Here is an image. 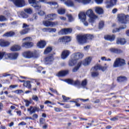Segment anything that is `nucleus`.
Segmentation results:
<instances>
[{"instance_id": "1", "label": "nucleus", "mask_w": 129, "mask_h": 129, "mask_svg": "<svg viewBox=\"0 0 129 129\" xmlns=\"http://www.w3.org/2000/svg\"><path fill=\"white\" fill-rule=\"evenodd\" d=\"M94 38V35L90 34H85L84 35H78L77 36V39L78 43L83 45L86 44L87 41H92Z\"/></svg>"}, {"instance_id": "2", "label": "nucleus", "mask_w": 129, "mask_h": 129, "mask_svg": "<svg viewBox=\"0 0 129 129\" xmlns=\"http://www.w3.org/2000/svg\"><path fill=\"white\" fill-rule=\"evenodd\" d=\"M18 56L19 53H7L6 52H0V60H2L4 57L6 59L9 58L11 60H16Z\"/></svg>"}, {"instance_id": "3", "label": "nucleus", "mask_w": 129, "mask_h": 129, "mask_svg": "<svg viewBox=\"0 0 129 129\" xmlns=\"http://www.w3.org/2000/svg\"><path fill=\"white\" fill-rule=\"evenodd\" d=\"M90 62H91V57H88L85 59L84 61H80L78 62L77 66L75 67L73 69V72L75 73L77 71H78V70L81 67V65H84V66H87L88 65H89L90 64Z\"/></svg>"}, {"instance_id": "4", "label": "nucleus", "mask_w": 129, "mask_h": 129, "mask_svg": "<svg viewBox=\"0 0 129 129\" xmlns=\"http://www.w3.org/2000/svg\"><path fill=\"white\" fill-rule=\"evenodd\" d=\"M86 15L90 18L89 19V22L91 24H94V22H95V20L97 19L98 17L97 16L95 15L94 14V13H93V11L91 9L88 10L86 13Z\"/></svg>"}, {"instance_id": "5", "label": "nucleus", "mask_w": 129, "mask_h": 129, "mask_svg": "<svg viewBox=\"0 0 129 129\" xmlns=\"http://www.w3.org/2000/svg\"><path fill=\"white\" fill-rule=\"evenodd\" d=\"M23 41H26L27 42H24L22 44V47H24L26 49H29L32 48L34 46V43L32 42L33 38L32 37H27L25 38H24Z\"/></svg>"}, {"instance_id": "6", "label": "nucleus", "mask_w": 129, "mask_h": 129, "mask_svg": "<svg viewBox=\"0 0 129 129\" xmlns=\"http://www.w3.org/2000/svg\"><path fill=\"white\" fill-rule=\"evenodd\" d=\"M22 55L23 57H24V58H26V59H31V58H37V57H38L37 53L35 51H25L22 53Z\"/></svg>"}, {"instance_id": "7", "label": "nucleus", "mask_w": 129, "mask_h": 129, "mask_svg": "<svg viewBox=\"0 0 129 129\" xmlns=\"http://www.w3.org/2000/svg\"><path fill=\"white\" fill-rule=\"evenodd\" d=\"M124 65H125V61L124 59L120 58H117L114 62L113 67L114 68H116L117 67H121L124 66Z\"/></svg>"}, {"instance_id": "8", "label": "nucleus", "mask_w": 129, "mask_h": 129, "mask_svg": "<svg viewBox=\"0 0 129 129\" xmlns=\"http://www.w3.org/2000/svg\"><path fill=\"white\" fill-rule=\"evenodd\" d=\"M128 15H125L124 14H119L117 15L118 21L121 24H126V19L128 18Z\"/></svg>"}, {"instance_id": "9", "label": "nucleus", "mask_w": 129, "mask_h": 129, "mask_svg": "<svg viewBox=\"0 0 129 129\" xmlns=\"http://www.w3.org/2000/svg\"><path fill=\"white\" fill-rule=\"evenodd\" d=\"M71 41V38L69 36H63L60 37L58 40V43H62L65 45H67L69 42Z\"/></svg>"}, {"instance_id": "10", "label": "nucleus", "mask_w": 129, "mask_h": 129, "mask_svg": "<svg viewBox=\"0 0 129 129\" xmlns=\"http://www.w3.org/2000/svg\"><path fill=\"white\" fill-rule=\"evenodd\" d=\"M79 18L86 26H88V23L86 22V14L84 12H81L79 14Z\"/></svg>"}, {"instance_id": "11", "label": "nucleus", "mask_w": 129, "mask_h": 129, "mask_svg": "<svg viewBox=\"0 0 129 129\" xmlns=\"http://www.w3.org/2000/svg\"><path fill=\"white\" fill-rule=\"evenodd\" d=\"M117 1L116 0H110L109 1H106V4H107V6H106V8L107 9H109L110 8H112L113 6H115L116 5V2Z\"/></svg>"}, {"instance_id": "12", "label": "nucleus", "mask_w": 129, "mask_h": 129, "mask_svg": "<svg viewBox=\"0 0 129 129\" xmlns=\"http://www.w3.org/2000/svg\"><path fill=\"white\" fill-rule=\"evenodd\" d=\"M72 32V29L71 28H64L61 29L59 32V35H67V34H69Z\"/></svg>"}, {"instance_id": "13", "label": "nucleus", "mask_w": 129, "mask_h": 129, "mask_svg": "<svg viewBox=\"0 0 129 129\" xmlns=\"http://www.w3.org/2000/svg\"><path fill=\"white\" fill-rule=\"evenodd\" d=\"M14 5L17 8H23L25 6V1L24 0H16L14 2Z\"/></svg>"}, {"instance_id": "14", "label": "nucleus", "mask_w": 129, "mask_h": 129, "mask_svg": "<svg viewBox=\"0 0 129 129\" xmlns=\"http://www.w3.org/2000/svg\"><path fill=\"white\" fill-rule=\"evenodd\" d=\"M28 111H30V113H34L36 111L39 112V110H41L39 107L31 106L29 108L27 109Z\"/></svg>"}, {"instance_id": "15", "label": "nucleus", "mask_w": 129, "mask_h": 129, "mask_svg": "<svg viewBox=\"0 0 129 129\" xmlns=\"http://www.w3.org/2000/svg\"><path fill=\"white\" fill-rule=\"evenodd\" d=\"M70 51L68 50H63L61 53V59H63V60L66 59V58H67V57L70 55Z\"/></svg>"}, {"instance_id": "16", "label": "nucleus", "mask_w": 129, "mask_h": 129, "mask_svg": "<svg viewBox=\"0 0 129 129\" xmlns=\"http://www.w3.org/2000/svg\"><path fill=\"white\" fill-rule=\"evenodd\" d=\"M56 17H57V15H56V14H51L46 16L45 17V19L48 20V21H53Z\"/></svg>"}, {"instance_id": "17", "label": "nucleus", "mask_w": 129, "mask_h": 129, "mask_svg": "<svg viewBox=\"0 0 129 129\" xmlns=\"http://www.w3.org/2000/svg\"><path fill=\"white\" fill-rule=\"evenodd\" d=\"M69 73V70H63L58 72L57 74V76L58 77H63L64 76H66L67 74Z\"/></svg>"}, {"instance_id": "18", "label": "nucleus", "mask_w": 129, "mask_h": 129, "mask_svg": "<svg viewBox=\"0 0 129 129\" xmlns=\"http://www.w3.org/2000/svg\"><path fill=\"white\" fill-rule=\"evenodd\" d=\"M84 56V54H83V53L78 52L74 54V59L77 61V60H79V59H82V58H83Z\"/></svg>"}, {"instance_id": "19", "label": "nucleus", "mask_w": 129, "mask_h": 129, "mask_svg": "<svg viewBox=\"0 0 129 129\" xmlns=\"http://www.w3.org/2000/svg\"><path fill=\"white\" fill-rule=\"evenodd\" d=\"M43 24L45 27H53V26L56 25L55 22H52L49 21H44Z\"/></svg>"}, {"instance_id": "20", "label": "nucleus", "mask_w": 129, "mask_h": 129, "mask_svg": "<svg viewBox=\"0 0 129 129\" xmlns=\"http://www.w3.org/2000/svg\"><path fill=\"white\" fill-rule=\"evenodd\" d=\"M125 43H126L125 39L121 38H117L116 44L118 45H124Z\"/></svg>"}, {"instance_id": "21", "label": "nucleus", "mask_w": 129, "mask_h": 129, "mask_svg": "<svg viewBox=\"0 0 129 129\" xmlns=\"http://www.w3.org/2000/svg\"><path fill=\"white\" fill-rule=\"evenodd\" d=\"M105 40H107V41H110V42H112L114 41L115 39V35H106L104 36Z\"/></svg>"}, {"instance_id": "22", "label": "nucleus", "mask_w": 129, "mask_h": 129, "mask_svg": "<svg viewBox=\"0 0 129 129\" xmlns=\"http://www.w3.org/2000/svg\"><path fill=\"white\" fill-rule=\"evenodd\" d=\"M0 46L1 47H8L10 46V42L9 41H6L4 39H0Z\"/></svg>"}, {"instance_id": "23", "label": "nucleus", "mask_w": 129, "mask_h": 129, "mask_svg": "<svg viewBox=\"0 0 129 129\" xmlns=\"http://www.w3.org/2000/svg\"><path fill=\"white\" fill-rule=\"evenodd\" d=\"M109 51L111 53H115V54H120V53H122V51L118 48H111Z\"/></svg>"}, {"instance_id": "24", "label": "nucleus", "mask_w": 129, "mask_h": 129, "mask_svg": "<svg viewBox=\"0 0 129 129\" xmlns=\"http://www.w3.org/2000/svg\"><path fill=\"white\" fill-rule=\"evenodd\" d=\"M43 32H48L49 33H55L57 31L56 28H44L43 29Z\"/></svg>"}, {"instance_id": "25", "label": "nucleus", "mask_w": 129, "mask_h": 129, "mask_svg": "<svg viewBox=\"0 0 129 129\" xmlns=\"http://www.w3.org/2000/svg\"><path fill=\"white\" fill-rule=\"evenodd\" d=\"M45 46L46 42L44 41L41 40L37 43V46L39 47V48H41V49L45 48Z\"/></svg>"}, {"instance_id": "26", "label": "nucleus", "mask_w": 129, "mask_h": 129, "mask_svg": "<svg viewBox=\"0 0 129 129\" xmlns=\"http://www.w3.org/2000/svg\"><path fill=\"white\" fill-rule=\"evenodd\" d=\"M46 64H51L54 60V58L52 56L46 57L45 58Z\"/></svg>"}, {"instance_id": "27", "label": "nucleus", "mask_w": 129, "mask_h": 129, "mask_svg": "<svg viewBox=\"0 0 129 129\" xmlns=\"http://www.w3.org/2000/svg\"><path fill=\"white\" fill-rule=\"evenodd\" d=\"M25 87H27L28 89H32V85H31V81H25L23 84Z\"/></svg>"}, {"instance_id": "28", "label": "nucleus", "mask_w": 129, "mask_h": 129, "mask_svg": "<svg viewBox=\"0 0 129 129\" xmlns=\"http://www.w3.org/2000/svg\"><path fill=\"white\" fill-rule=\"evenodd\" d=\"M15 33L13 31H10L6 33L3 35V37H14L15 36Z\"/></svg>"}, {"instance_id": "29", "label": "nucleus", "mask_w": 129, "mask_h": 129, "mask_svg": "<svg viewBox=\"0 0 129 129\" xmlns=\"http://www.w3.org/2000/svg\"><path fill=\"white\" fill-rule=\"evenodd\" d=\"M118 82H124L127 81V78L124 76H120L117 78Z\"/></svg>"}, {"instance_id": "30", "label": "nucleus", "mask_w": 129, "mask_h": 129, "mask_svg": "<svg viewBox=\"0 0 129 129\" xmlns=\"http://www.w3.org/2000/svg\"><path fill=\"white\" fill-rule=\"evenodd\" d=\"M95 11L98 15H102L103 14V9L100 7H96Z\"/></svg>"}, {"instance_id": "31", "label": "nucleus", "mask_w": 129, "mask_h": 129, "mask_svg": "<svg viewBox=\"0 0 129 129\" xmlns=\"http://www.w3.org/2000/svg\"><path fill=\"white\" fill-rule=\"evenodd\" d=\"M11 51H19L21 50V46L19 45H14L11 48Z\"/></svg>"}, {"instance_id": "32", "label": "nucleus", "mask_w": 129, "mask_h": 129, "mask_svg": "<svg viewBox=\"0 0 129 129\" xmlns=\"http://www.w3.org/2000/svg\"><path fill=\"white\" fill-rule=\"evenodd\" d=\"M65 5L67 6V7H73L74 6V4L73 2L71 0H68L64 3Z\"/></svg>"}, {"instance_id": "33", "label": "nucleus", "mask_w": 129, "mask_h": 129, "mask_svg": "<svg viewBox=\"0 0 129 129\" xmlns=\"http://www.w3.org/2000/svg\"><path fill=\"white\" fill-rule=\"evenodd\" d=\"M37 20H38V15H37V14H34L32 18L28 19V21L30 22H34V21H37Z\"/></svg>"}, {"instance_id": "34", "label": "nucleus", "mask_w": 129, "mask_h": 129, "mask_svg": "<svg viewBox=\"0 0 129 129\" xmlns=\"http://www.w3.org/2000/svg\"><path fill=\"white\" fill-rule=\"evenodd\" d=\"M21 18H23V19H27L29 18V15L26 14V13L24 12V11H22L20 13Z\"/></svg>"}, {"instance_id": "35", "label": "nucleus", "mask_w": 129, "mask_h": 129, "mask_svg": "<svg viewBox=\"0 0 129 129\" xmlns=\"http://www.w3.org/2000/svg\"><path fill=\"white\" fill-rule=\"evenodd\" d=\"M24 11L28 15H32L33 14V10L31 8H26L24 9Z\"/></svg>"}, {"instance_id": "36", "label": "nucleus", "mask_w": 129, "mask_h": 129, "mask_svg": "<svg viewBox=\"0 0 129 129\" xmlns=\"http://www.w3.org/2000/svg\"><path fill=\"white\" fill-rule=\"evenodd\" d=\"M73 85H74V86H78V88H80L79 86L81 85V82L79 80H76L75 81H74Z\"/></svg>"}, {"instance_id": "37", "label": "nucleus", "mask_w": 129, "mask_h": 129, "mask_svg": "<svg viewBox=\"0 0 129 129\" xmlns=\"http://www.w3.org/2000/svg\"><path fill=\"white\" fill-rule=\"evenodd\" d=\"M76 63H77V61L76 60L71 59L69 61V66H74Z\"/></svg>"}, {"instance_id": "38", "label": "nucleus", "mask_w": 129, "mask_h": 129, "mask_svg": "<svg viewBox=\"0 0 129 129\" xmlns=\"http://www.w3.org/2000/svg\"><path fill=\"white\" fill-rule=\"evenodd\" d=\"M126 28V26H125V27H121L119 28H115L112 30V33H116V32H119L120 30H123V29H125Z\"/></svg>"}, {"instance_id": "39", "label": "nucleus", "mask_w": 129, "mask_h": 129, "mask_svg": "<svg viewBox=\"0 0 129 129\" xmlns=\"http://www.w3.org/2000/svg\"><path fill=\"white\" fill-rule=\"evenodd\" d=\"M28 118L34 120V119H36V118H38V115L37 114H34L33 115L32 117H27L25 118V119H28Z\"/></svg>"}, {"instance_id": "40", "label": "nucleus", "mask_w": 129, "mask_h": 129, "mask_svg": "<svg viewBox=\"0 0 129 129\" xmlns=\"http://www.w3.org/2000/svg\"><path fill=\"white\" fill-rule=\"evenodd\" d=\"M52 49L51 47H48L46 48V49L44 50V54H48V53H50L52 51Z\"/></svg>"}, {"instance_id": "41", "label": "nucleus", "mask_w": 129, "mask_h": 129, "mask_svg": "<svg viewBox=\"0 0 129 129\" xmlns=\"http://www.w3.org/2000/svg\"><path fill=\"white\" fill-rule=\"evenodd\" d=\"M66 12V10L64 9H60L58 10L57 11V13L58 14H59V15H64Z\"/></svg>"}, {"instance_id": "42", "label": "nucleus", "mask_w": 129, "mask_h": 129, "mask_svg": "<svg viewBox=\"0 0 129 129\" xmlns=\"http://www.w3.org/2000/svg\"><path fill=\"white\" fill-rule=\"evenodd\" d=\"M64 81L65 82H67V83H68V84H71V85H73L74 81L70 79H69L65 80Z\"/></svg>"}, {"instance_id": "43", "label": "nucleus", "mask_w": 129, "mask_h": 129, "mask_svg": "<svg viewBox=\"0 0 129 129\" xmlns=\"http://www.w3.org/2000/svg\"><path fill=\"white\" fill-rule=\"evenodd\" d=\"M82 87H85L86 85H87V79H85L82 82V83L81 84Z\"/></svg>"}, {"instance_id": "44", "label": "nucleus", "mask_w": 129, "mask_h": 129, "mask_svg": "<svg viewBox=\"0 0 129 129\" xmlns=\"http://www.w3.org/2000/svg\"><path fill=\"white\" fill-rule=\"evenodd\" d=\"M92 77H97L99 75L98 72H93L91 73Z\"/></svg>"}, {"instance_id": "45", "label": "nucleus", "mask_w": 129, "mask_h": 129, "mask_svg": "<svg viewBox=\"0 0 129 129\" xmlns=\"http://www.w3.org/2000/svg\"><path fill=\"white\" fill-rule=\"evenodd\" d=\"M62 99H63V102H68V100H69V99H70V97H67L64 95L62 96Z\"/></svg>"}, {"instance_id": "46", "label": "nucleus", "mask_w": 129, "mask_h": 129, "mask_svg": "<svg viewBox=\"0 0 129 129\" xmlns=\"http://www.w3.org/2000/svg\"><path fill=\"white\" fill-rule=\"evenodd\" d=\"M107 69V67L106 66H102L101 65H100L99 70H101V71H103V72H104L105 70Z\"/></svg>"}, {"instance_id": "47", "label": "nucleus", "mask_w": 129, "mask_h": 129, "mask_svg": "<svg viewBox=\"0 0 129 129\" xmlns=\"http://www.w3.org/2000/svg\"><path fill=\"white\" fill-rule=\"evenodd\" d=\"M69 22H73L74 21V18H73V17H72V15L71 14H69L67 16Z\"/></svg>"}, {"instance_id": "48", "label": "nucleus", "mask_w": 129, "mask_h": 129, "mask_svg": "<svg viewBox=\"0 0 129 129\" xmlns=\"http://www.w3.org/2000/svg\"><path fill=\"white\" fill-rule=\"evenodd\" d=\"M6 21H8V19L6 17L2 15L0 16V22H5Z\"/></svg>"}, {"instance_id": "49", "label": "nucleus", "mask_w": 129, "mask_h": 129, "mask_svg": "<svg viewBox=\"0 0 129 129\" xmlns=\"http://www.w3.org/2000/svg\"><path fill=\"white\" fill-rule=\"evenodd\" d=\"M33 7L36 11H39L40 9H41V6L40 5H33Z\"/></svg>"}, {"instance_id": "50", "label": "nucleus", "mask_w": 129, "mask_h": 129, "mask_svg": "<svg viewBox=\"0 0 129 129\" xmlns=\"http://www.w3.org/2000/svg\"><path fill=\"white\" fill-rule=\"evenodd\" d=\"M104 26V23L103 21H101L99 24V29H102Z\"/></svg>"}, {"instance_id": "51", "label": "nucleus", "mask_w": 129, "mask_h": 129, "mask_svg": "<svg viewBox=\"0 0 129 129\" xmlns=\"http://www.w3.org/2000/svg\"><path fill=\"white\" fill-rule=\"evenodd\" d=\"M32 99L34 101H36V102L39 101V98L38 97V96H37L36 95L32 96Z\"/></svg>"}, {"instance_id": "52", "label": "nucleus", "mask_w": 129, "mask_h": 129, "mask_svg": "<svg viewBox=\"0 0 129 129\" xmlns=\"http://www.w3.org/2000/svg\"><path fill=\"white\" fill-rule=\"evenodd\" d=\"M20 33L21 35H25V34H27V33H28V30H27V29L23 30L22 31H20Z\"/></svg>"}, {"instance_id": "53", "label": "nucleus", "mask_w": 129, "mask_h": 129, "mask_svg": "<svg viewBox=\"0 0 129 129\" xmlns=\"http://www.w3.org/2000/svg\"><path fill=\"white\" fill-rule=\"evenodd\" d=\"M39 121H40V124H45V118H41L40 119Z\"/></svg>"}, {"instance_id": "54", "label": "nucleus", "mask_w": 129, "mask_h": 129, "mask_svg": "<svg viewBox=\"0 0 129 129\" xmlns=\"http://www.w3.org/2000/svg\"><path fill=\"white\" fill-rule=\"evenodd\" d=\"M24 102H25L26 106L28 107L31 104V102L28 100H24Z\"/></svg>"}, {"instance_id": "55", "label": "nucleus", "mask_w": 129, "mask_h": 129, "mask_svg": "<svg viewBox=\"0 0 129 129\" xmlns=\"http://www.w3.org/2000/svg\"><path fill=\"white\" fill-rule=\"evenodd\" d=\"M28 3L31 5H36V0H28Z\"/></svg>"}, {"instance_id": "56", "label": "nucleus", "mask_w": 129, "mask_h": 129, "mask_svg": "<svg viewBox=\"0 0 129 129\" xmlns=\"http://www.w3.org/2000/svg\"><path fill=\"white\" fill-rule=\"evenodd\" d=\"M48 5H50V6H56L57 5V3L56 2H47Z\"/></svg>"}, {"instance_id": "57", "label": "nucleus", "mask_w": 129, "mask_h": 129, "mask_svg": "<svg viewBox=\"0 0 129 129\" xmlns=\"http://www.w3.org/2000/svg\"><path fill=\"white\" fill-rule=\"evenodd\" d=\"M91 2V0H83V3L84 5H86L87 4H89Z\"/></svg>"}, {"instance_id": "58", "label": "nucleus", "mask_w": 129, "mask_h": 129, "mask_svg": "<svg viewBox=\"0 0 129 129\" xmlns=\"http://www.w3.org/2000/svg\"><path fill=\"white\" fill-rule=\"evenodd\" d=\"M42 70H43V68H42V67H39L37 69V72L41 73L42 72Z\"/></svg>"}, {"instance_id": "59", "label": "nucleus", "mask_w": 129, "mask_h": 129, "mask_svg": "<svg viewBox=\"0 0 129 129\" xmlns=\"http://www.w3.org/2000/svg\"><path fill=\"white\" fill-rule=\"evenodd\" d=\"M49 90H50V91H52V92H54V93L58 94V91H57L56 90L53 89L52 88H49Z\"/></svg>"}, {"instance_id": "60", "label": "nucleus", "mask_w": 129, "mask_h": 129, "mask_svg": "<svg viewBox=\"0 0 129 129\" xmlns=\"http://www.w3.org/2000/svg\"><path fill=\"white\" fill-rule=\"evenodd\" d=\"M38 15L39 16H44V15H45V12L43 11H40V12H38Z\"/></svg>"}, {"instance_id": "61", "label": "nucleus", "mask_w": 129, "mask_h": 129, "mask_svg": "<svg viewBox=\"0 0 129 129\" xmlns=\"http://www.w3.org/2000/svg\"><path fill=\"white\" fill-rule=\"evenodd\" d=\"M54 110L57 112H61V111H62V109L59 108H54Z\"/></svg>"}, {"instance_id": "62", "label": "nucleus", "mask_w": 129, "mask_h": 129, "mask_svg": "<svg viewBox=\"0 0 129 129\" xmlns=\"http://www.w3.org/2000/svg\"><path fill=\"white\" fill-rule=\"evenodd\" d=\"M100 65L96 66L94 67V69L96 71L97 70H99V68Z\"/></svg>"}, {"instance_id": "63", "label": "nucleus", "mask_w": 129, "mask_h": 129, "mask_svg": "<svg viewBox=\"0 0 129 129\" xmlns=\"http://www.w3.org/2000/svg\"><path fill=\"white\" fill-rule=\"evenodd\" d=\"M15 92L19 94L20 93H23V92H24V91H23L22 90H17L15 91Z\"/></svg>"}, {"instance_id": "64", "label": "nucleus", "mask_w": 129, "mask_h": 129, "mask_svg": "<svg viewBox=\"0 0 129 129\" xmlns=\"http://www.w3.org/2000/svg\"><path fill=\"white\" fill-rule=\"evenodd\" d=\"M26 124H27V123L24 121H22L19 123L18 125H26Z\"/></svg>"}]
</instances>
